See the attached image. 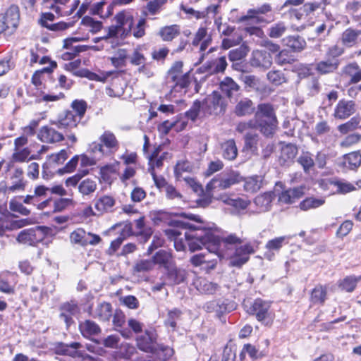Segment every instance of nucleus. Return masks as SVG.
<instances>
[{
	"instance_id": "1",
	"label": "nucleus",
	"mask_w": 361,
	"mask_h": 361,
	"mask_svg": "<svg viewBox=\"0 0 361 361\" xmlns=\"http://www.w3.org/2000/svg\"><path fill=\"white\" fill-rule=\"evenodd\" d=\"M176 215L201 224L195 226L191 224L189 230L185 233V237L191 252L201 250L202 247H204L208 252L219 255L222 246L226 247L227 245L241 244L243 243L242 239L235 234H230L222 238L215 235L211 228L205 226V223L199 215L185 212Z\"/></svg>"
},
{
	"instance_id": "2",
	"label": "nucleus",
	"mask_w": 361,
	"mask_h": 361,
	"mask_svg": "<svg viewBox=\"0 0 361 361\" xmlns=\"http://www.w3.org/2000/svg\"><path fill=\"white\" fill-rule=\"evenodd\" d=\"M277 118L273 106L269 104H260L257 106L254 118L246 122H240L236 131L240 133L259 130L266 137L272 136L277 126Z\"/></svg>"
},
{
	"instance_id": "3",
	"label": "nucleus",
	"mask_w": 361,
	"mask_h": 361,
	"mask_svg": "<svg viewBox=\"0 0 361 361\" xmlns=\"http://www.w3.org/2000/svg\"><path fill=\"white\" fill-rule=\"evenodd\" d=\"M51 233L52 229L49 227L37 226L21 231L16 240L21 244L35 246L38 243L42 242L47 235H51Z\"/></svg>"
},
{
	"instance_id": "4",
	"label": "nucleus",
	"mask_w": 361,
	"mask_h": 361,
	"mask_svg": "<svg viewBox=\"0 0 361 361\" xmlns=\"http://www.w3.org/2000/svg\"><path fill=\"white\" fill-rule=\"evenodd\" d=\"M201 102L202 113L204 116L224 114L226 109L227 104L225 99L217 91L208 94Z\"/></svg>"
},
{
	"instance_id": "5",
	"label": "nucleus",
	"mask_w": 361,
	"mask_h": 361,
	"mask_svg": "<svg viewBox=\"0 0 361 361\" xmlns=\"http://www.w3.org/2000/svg\"><path fill=\"white\" fill-rule=\"evenodd\" d=\"M243 179L239 172L231 170L215 176L206 185L207 192L214 189L226 190L240 183Z\"/></svg>"
},
{
	"instance_id": "6",
	"label": "nucleus",
	"mask_w": 361,
	"mask_h": 361,
	"mask_svg": "<svg viewBox=\"0 0 361 361\" xmlns=\"http://www.w3.org/2000/svg\"><path fill=\"white\" fill-rule=\"evenodd\" d=\"M270 303L257 298L247 309L249 314L255 315L257 319L266 326L271 325L273 314L270 311Z\"/></svg>"
},
{
	"instance_id": "7",
	"label": "nucleus",
	"mask_w": 361,
	"mask_h": 361,
	"mask_svg": "<svg viewBox=\"0 0 361 361\" xmlns=\"http://www.w3.org/2000/svg\"><path fill=\"white\" fill-rule=\"evenodd\" d=\"M157 335L153 330H146L145 333L136 338V343L140 350L154 354L159 343L157 341Z\"/></svg>"
},
{
	"instance_id": "8",
	"label": "nucleus",
	"mask_w": 361,
	"mask_h": 361,
	"mask_svg": "<svg viewBox=\"0 0 361 361\" xmlns=\"http://www.w3.org/2000/svg\"><path fill=\"white\" fill-rule=\"evenodd\" d=\"M326 0H322L320 2H310L304 4L300 8H290L288 10L290 17L291 18H295L297 20H301L306 16H309L310 13H313L314 11L322 8H325V3Z\"/></svg>"
},
{
	"instance_id": "9",
	"label": "nucleus",
	"mask_w": 361,
	"mask_h": 361,
	"mask_svg": "<svg viewBox=\"0 0 361 361\" xmlns=\"http://www.w3.org/2000/svg\"><path fill=\"white\" fill-rule=\"evenodd\" d=\"M252 67L261 71L269 69L272 65L271 55L264 50H254L250 59Z\"/></svg>"
},
{
	"instance_id": "10",
	"label": "nucleus",
	"mask_w": 361,
	"mask_h": 361,
	"mask_svg": "<svg viewBox=\"0 0 361 361\" xmlns=\"http://www.w3.org/2000/svg\"><path fill=\"white\" fill-rule=\"evenodd\" d=\"M255 253V250L250 243L237 247L233 255L230 259V264L233 267H240L250 259V255Z\"/></svg>"
},
{
	"instance_id": "11",
	"label": "nucleus",
	"mask_w": 361,
	"mask_h": 361,
	"mask_svg": "<svg viewBox=\"0 0 361 361\" xmlns=\"http://www.w3.org/2000/svg\"><path fill=\"white\" fill-rule=\"evenodd\" d=\"M356 111V104L353 100L341 99L335 106L333 116L336 119L345 120Z\"/></svg>"
},
{
	"instance_id": "12",
	"label": "nucleus",
	"mask_w": 361,
	"mask_h": 361,
	"mask_svg": "<svg viewBox=\"0 0 361 361\" xmlns=\"http://www.w3.org/2000/svg\"><path fill=\"white\" fill-rule=\"evenodd\" d=\"M59 318L63 320L68 329L74 323L73 316L79 312L78 302L75 300L63 302L59 306Z\"/></svg>"
},
{
	"instance_id": "13",
	"label": "nucleus",
	"mask_w": 361,
	"mask_h": 361,
	"mask_svg": "<svg viewBox=\"0 0 361 361\" xmlns=\"http://www.w3.org/2000/svg\"><path fill=\"white\" fill-rule=\"evenodd\" d=\"M80 121L77 116H74V112L67 110L59 114L56 121H51V123L57 126L59 129L71 130L76 128Z\"/></svg>"
},
{
	"instance_id": "14",
	"label": "nucleus",
	"mask_w": 361,
	"mask_h": 361,
	"mask_svg": "<svg viewBox=\"0 0 361 361\" xmlns=\"http://www.w3.org/2000/svg\"><path fill=\"white\" fill-rule=\"evenodd\" d=\"M281 153L279 157V164L281 166H289L294 162V159L298 153L296 145L292 143L281 142Z\"/></svg>"
},
{
	"instance_id": "15",
	"label": "nucleus",
	"mask_w": 361,
	"mask_h": 361,
	"mask_svg": "<svg viewBox=\"0 0 361 361\" xmlns=\"http://www.w3.org/2000/svg\"><path fill=\"white\" fill-rule=\"evenodd\" d=\"M4 17V20L8 25V34H13L18 27L20 22L19 8L16 5H11L4 13H1Z\"/></svg>"
},
{
	"instance_id": "16",
	"label": "nucleus",
	"mask_w": 361,
	"mask_h": 361,
	"mask_svg": "<svg viewBox=\"0 0 361 361\" xmlns=\"http://www.w3.org/2000/svg\"><path fill=\"white\" fill-rule=\"evenodd\" d=\"M81 347V343L78 342H72L70 344L57 342L54 344V350L57 355H68L75 358L80 354L78 350Z\"/></svg>"
},
{
	"instance_id": "17",
	"label": "nucleus",
	"mask_w": 361,
	"mask_h": 361,
	"mask_svg": "<svg viewBox=\"0 0 361 361\" xmlns=\"http://www.w3.org/2000/svg\"><path fill=\"white\" fill-rule=\"evenodd\" d=\"M37 137L42 142L47 143H55L64 140L62 133L47 126L40 128Z\"/></svg>"
},
{
	"instance_id": "18",
	"label": "nucleus",
	"mask_w": 361,
	"mask_h": 361,
	"mask_svg": "<svg viewBox=\"0 0 361 361\" xmlns=\"http://www.w3.org/2000/svg\"><path fill=\"white\" fill-rule=\"evenodd\" d=\"M89 314L100 321L107 322L112 317V306L106 302L98 304L94 310H92V307L90 306Z\"/></svg>"
},
{
	"instance_id": "19",
	"label": "nucleus",
	"mask_w": 361,
	"mask_h": 361,
	"mask_svg": "<svg viewBox=\"0 0 361 361\" xmlns=\"http://www.w3.org/2000/svg\"><path fill=\"white\" fill-rule=\"evenodd\" d=\"M304 194L305 187L303 186L288 188L281 192L279 200L284 204H290L302 197Z\"/></svg>"
},
{
	"instance_id": "20",
	"label": "nucleus",
	"mask_w": 361,
	"mask_h": 361,
	"mask_svg": "<svg viewBox=\"0 0 361 361\" xmlns=\"http://www.w3.org/2000/svg\"><path fill=\"white\" fill-rule=\"evenodd\" d=\"M340 61L336 58L320 61L315 65V70L320 75L334 73L338 68Z\"/></svg>"
},
{
	"instance_id": "21",
	"label": "nucleus",
	"mask_w": 361,
	"mask_h": 361,
	"mask_svg": "<svg viewBox=\"0 0 361 361\" xmlns=\"http://www.w3.org/2000/svg\"><path fill=\"white\" fill-rule=\"evenodd\" d=\"M254 112H256L254 103L249 98L241 99L234 108V114L238 117L250 116Z\"/></svg>"
},
{
	"instance_id": "22",
	"label": "nucleus",
	"mask_w": 361,
	"mask_h": 361,
	"mask_svg": "<svg viewBox=\"0 0 361 361\" xmlns=\"http://www.w3.org/2000/svg\"><path fill=\"white\" fill-rule=\"evenodd\" d=\"M166 271V278L171 284H180L186 279L185 270L176 267L175 264L169 267Z\"/></svg>"
},
{
	"instance_id": "23",
	"label": "nucleus",
	"mask_w": 361,
	"mask_h": 361,
	"mask_svg": "<svg viewBox=\"0 0 361 361\" xmlns=\"http://www.w3.org/2000/svg\"><path fill=\"white\" fill-rule=\"evenodd\" d=\"M219 85L221 92L230 99L238 95L240 90V87L230 77H226Z\"/></svg>"
},
{
	"instance_id": "24",
	"label": "nucleus",
	"mask_w": 361,
	"mask_h": 361,
	"mask_svg": "<svg viewBox=\"0 0 361 361\" xmlns=\"http://www.w3.org/2000/svg\"><path fill=\"white\" fill-rule=\"evenodd\" d=\"M153 262L162 267L166 270L169 267L174 264L173 255L171 252L160 250L157 252L152 257Z\"/></svg>"
},
{
	"instance_id": "25",
	"label": "nucleus",
	"mask_w": 361,
	"mask_h": 361,
	"mask_svg": "<svg viewBox=\"0 0 361 361\" xmlns=\"http://www.w3.org/2000/svg\"><path fill=\"white\" fill-rule=\"evenodd\" d=\"M259 136L255 131H247L243 136L244 147L243 149L250 151L255 154L258 150V142Z\"/></svg>"
},
{
	"instance_id": "26",
	"label": "nucleus",
	"mask_w": 361,
	"mask_h": 361,
	"mask_svg": "<svg viewBox=\"0 0 361 361\" xmlns=\"http://www.w3.org/2000/svg\"><path fill=\"white\" fill-rule=\"evenodd\" d=\"M283 42L295 52H300L306 47L305 39L298 35L288 36L283 39Z\"/></svg>"
},
{
	"instance_id": "27",
	"label": "nucleus",
	"mask_w": 361,
	"mask_h": 361,
	"mask_svg": "<svg viewBox=\"0 0 361 361\" xmlns=\"http://www.w3.org/2000/svg\"><path fill=\"white\" fill-rule=\"evenodd\" d=\"M343 72L350 77V84H357L361 80V68L356 62L347 64L343 68Z\"/></svg>"
},
{
	"instance_id": "28",
	"label": "nucleus",
	"mask_w": 361,
	"mask_h": 361,
	"mask_svg": "<svg viewBox=\"0 0 361 361\" xmlns=\"http://www.w3.org/2000/svg\"><path fill=\"white\" fill-rule=\"evenodd\" d=\"M360 37L361 30L348 28L343 32L341 41L345 47H352L357 43Z\"/></svg>"
},
{
	"instance_id": "29",
	"label": "nucleus",
	"mask_w": 361,
	"mask_h": 361,
	"mask_svg": "<svg viewBox=\"0 0 361 361\" xmlns=\"http://www.w3.org/2000/svg\"><path fill=\"white\" fill-rule=\"evenodd\" d=\"M16 276L11 274L6 273L0 276V291L11 294L14 293L16 285Z\"/></svg>"
},
{
	"instance_id": "30",
	"label": "nucleus",
	"mask_w": 361,
	"mask_h": 361,
	"mask_svg": "<svg viewBox=\"0 0 361 361\" xmlns=\"http://www.w3.org/2000/svg\"><path fill=\"white\" fill-rule=\"evenodd\" d=\"M273 199L272 192H264L257 195L255 198L254 202L261 212H265L270 209Z\"/></svg>"
},
{
	"instance_id": "31",
	"label": "nucleus",
	"mask_w": 361,
	"mask_h": 361,
	"mask_svg": "<svg viewBox=\"0 0 361 361\" xmlns=\"http://www.w3.org/2000/svg\"><path fill=\"white\" fill-rule=\"evenodd\" d=\"M343 165L350 170L357 169L361 165V154L359 151L352 152L343 156Z\"/></svg>"
},
{
	"instance_id": "32",
	"label": "nucleus",
	"mask_w": 361,
	"mask_h": 361,
	"mask_svg": "<svg viewBox=\"0 0 361 361\" xmlns=\"http://www.w3.org/2000/svg\"><path fill=\"white\" fill-rule=\"evenodd\" d=\"M222 156L229 161L234 160L238 155V149L233 139H230L221 144Z\"/></svg>"
},
{
	"instance_id": "33",
	"label": "nucleus",
	"mask_w": 361,
	"mask_h": 361,
	"mask_svg": "<svg viewBox=\"0 0 361 361\" xmlns=\"http://www.w3.org/2000/svg\"><path fill=\"white\" fill-rule=\"evenodd\" d=\"M116 201L114 197L104 195L99 198L94 204L95 209L101 214L112 211Z\"/></svg>"
},
{
	"instance_id": "34",
	"label": "nucleus",
	"mask_w": 361,
	"mask_h": 361,
	"mask_svg": "<svg viewBox=\"0 0 361 361\" xmlns=\"http://www.w3.org/2000/svg\"><path fill=\"white\" fill-rule=\"evenodd\" d=\"M79 328L82 334L86 337L97 335L101 332L99 325L96 322L88 319L82 322Z\"/></svg>"
},
{
	"instance_id": "35",
	"label": "nucleus",
	"mask_w": 361,
	"mask_h": 361,
	"mask_svg": "<svg viewBox=\"0 0 361 361\" xmlns=\"http://www.w3.org/2000/svg\"><path fill=\"white\" fill-rule=\"evenodd\" d=\"M325 203L324 197L317 198L314 197H306L300 202L299 207L301 210L307 211L312 209H317Z\"/></svg>"
},
{
	"instance_id": "36",
	"label": "nucleus",
	"mask_w": 361,
	"mask_h": 361,
	"mask_svg": "<svg viewBox=\"0 0 361 361\" xmlns=\"http://www.w3.org/2000/svg\"><path fill=\"white\" fill-rule=\"evenodd\" d=\"M267 78L269 82L274 85H280L287 82L288 78L283 71L271 70L267 74Z\"/></svg>"
},
{
	"instance_id": "37",
	"label": "nucleus",
	"mask_w": 361,
	"mask_h": 361,
	"mask_svg": "<svg viewBox=\"0 0 361 361\" xmlns=\"http://www.w3.org/2000/svg\"><path fill=\"white\" fill-rule=\"evenodd\" d=\"M359 281V279L354 275L347 276L343 279L340 280L338 283V288L348 293L353 292Z\"/></svg>"
},
{
	"instance_id": "38",
	"label": "nucleus",
	"mask_w": 361,
	"mask_h": 361,
	"mask_svg": "<svg viewBox=\"0 0 361 361\" xmlns=\"http://www.w3.org/2000/svg\"><path fill=\"white\" fill-rule=\"evenodd\" d=\"M87 233L81 228L73 231L70 235V240L72 244L80 245L82 247L87 246Z\"/></svg>"
},
{
	"instance_id": "39",
	"label": "nucleus",
	"mask_w": 361,
	"mask_h": 361,
	"mask_svg": "<svg viewBox=\"0 0 361 361\" xmlns=\"http://www.w3.org/2000/svg\"><path fill=\"white\" fill-rule=\"evenodd\" d=\"M361 118L358 116H353L348 122L338 126V129L342 134H346L360 127Z\"/></svg>"
},
{
	"instance_id": "40",
	"label": "nucleus",
	"mask_w": 361,
	"mask_h": 361,
	"mask_svg": "<svg viewBox=\"0 0 361 361\" xmlns=\"http://www.w3.org/2000/svg\"><path fill=\"white\" fill-rule=\"evenodd\" d=\"M326 288L323 286H317L311 293L310 300L314 304H323L326 298Z\"/></svg>"
},
{
	"instance_id": "41",
	"label": "nucleus",
	"mask_w": 361,
	"mask_h": 361,
	"mask_svg": "<svg viewBox=\"0 0 361 361\" xmlns=\"http://www.w3.org/2000/svg\"><path fill=\"white\" fill-rule=\"evenodd\" d=\"M180 34L178 25H172L161 28L159 35L164 41H171Z\"/></svg>"
},
{
	"instance_id": "42",
	"label": "nucleus",
	"mask_w": 361,
	"mask_h": 361,
	"mask_svg": "<svg viewBox=\"0 0 361 361\" xmlns=\"http://www.w3.org/2000/svg\"><path fill=\"white\" fill-rule=\"evenodd\" d=\"M240 80L244 83L245 88L248 91L259 89V79L254 75L241 74Z\"/></svg>"
},
{
	"instance_id": "43",
	"label": "nucleus",
	"mask_w": 361,
	"mask_h": 361,
	"mask_svg": "<svg viewBox=\"0 0 361 361\" xmlns=\"http://www.w3.org/2000/svg\"><path fill=\"white\" fill-rule=\"evenodd\" d=\"M168 0H151L149 1L145 9L147 11H143L142 15L147 16L148 13L151 15H156L159 13L161 9V7L167 2Z\"/></svg>"
},
{
	"instance_id": "44",
	"label": "nucleus",
	"mask_w": 361,
	"mask_h": 361,
	"mask_svg": "<svg viewBox=\"0 0 361 361\" xmlns=\"http://www.w3.org/2000/svg\"><path fill=\"white\" fill-rule=\"evenodd\" d=\"M211 66V73L218 74L225 71L227 67V61L225 56H221L209 61Z\"/></svg>"
},
{
	"instance_id": "45",
	"label": "nucleus",
	"mask_w": 361,
	"mask_h": 361,
	"mask_svg": "<svg viewBox=\"0 0 361 361\" xmlns=\"http://www.w3.org/2000/svg\"><path fill=\"white\" fill-rule=\"evenodd\" d=\"M182 312L178 308H173L169 310L167 317L164 321V324L166 326H170L173 330H175L177 326V321L180 318Z\"/></svg>"
},
{
	"instance_id": "46",
	"label": "nucleus",
	"mask_w": 361,
	"mask_h": 361,
	"mask_svg": "<svg viewBox=\"0 0 361 361\" xmlns=\"http://www.w3.org/2000/svg\"><path fill=\"white\" fill-rule=\"evenodd\" d=\"M248 52V47L245 45H241L239 47L232 49L229 51V60L233 62L239 61L244 59L247 56Z\"/></svg>"
},
{
	"instance_id": "47",
	"label": "nucleus",
	"mask_w": 361,
	"mask_h": 361,
	"mask_svg": "<svg viewBox=\"0 0 361 361\" xmlns=\"http://www.w3.org/2000/svg\"><path fill=\"white\" fill-rule=\"evenodd\" d=\"M97 189V183L94 180L86 178L81 181L78 185V190L83 195H88L94 192Z\"/></svg>"
},
{
	"instance_id": "48",
	"label": "nucleus",
	"mask_w": 361,
	"mask_h": 361,
	"mask_svg": "<svg viewBox=\"0 0 361 361\" xmlns=\"http://www.w3.org/2000/svg\"><path fill=\"white\" fill-rule=\"evenodd\" d=\"M271 11V6L269 4H264L260 7L254 9H250L247 11V15L243 16L240 21H245L248 18H257L259 14H266Z\"/></svg>"
},
{
	"instance_id": "49",
	"label": "nucleus",
	"mask_w": 361,
	"mask_h": 361,
	"mask_svg": "<svg viewBox=\"0 0 361 361\" xmlns=\"http://www.w3.org/2000/svg\"><path fill=\"white\" fill-rule=\"evenodd\" d=\"M216 302L218 303V314L230 312L236 307L235 302L228 299H219L216 300Z\"/></svg>"
},
{
	"instance_id": "50",
	"label": "nucleus",
	"mask_w": 361,
	"mask_h": 361,
	"mask_svg": "<svg viewBox=\"0 0 361 361\" xmlns=\"http://www.w3.org/2000/svg\"><path fill=\"white\" fill-rule=\"evenodd\" d=\"M298 161L302 166L305 173L309 172L314 165V161L309 152H302L298 157Z\"/></svg>"
},
{
	"instance_id": "51",
	"label": "nucleus",
	"mask_w": 361,
	"mask_h": 361,
	"mask_svg": "<svg viewBox=\"0 0 361 361\" xmlns=\"http://www.w3.org/2000/svg\"><path fill=\"white\" fill-rule=\"evenodd\" d=\"M287 243L288 240H286V238L285 236H281L269 240L265 247L269 252H278L284 244Z\"/></svg>"
},
{
	"instance_id": "52",
	"label": "nucleus",
	"mask_w": 361,
	"mask_h": 361,
	"mask_svg": "<svg viewBox=\"0 0 361 361\" xmlns=\"http://www.w3.org/2000/svg\"><path fill=\"white\" fill-rule=\"evenodd\" d=\"M88 47L86 45H78L73 47V49H68L69 51L63 53L61 58L64 61H71L76 57L80 53L86 51L88 49Z\"/></svg>"
},
{
	"instance_id": "53",
	"label": "nucleus",
	"mask_w": 361,
	"mask_h": 361,
	"mask_svg": "<svg viewBox=\"0 0 361 361\" xmlns=\"http://www.w3.org/2000/svg\"><path fill=\"white\" fill-rule=\"evenodd\" d=\"M262 181L259 176L250 177L246 179L244 188L250 192H255L261 188Z\"/></svg>"
},
{
	"instance_id": "54",
	"label": "nucleus",
	"mask_w": 361,
	"mask_h": 361,
	"mask_svg": "<svg viewBox=\"0 0 361 361\" xmlns=\"http://www.w3.org/2000/svg\"><path fill=\"white\" fill-rule=\"evenodd\" d=\"M71 107L74 112V116L78 117V120L81 121L87 110V103L83 100H74L72 102Z\"/></svg>"
},
{
	"instance_id": "55",
	"label": "nucleus",
	"mask_w": 361,
	"mask_h": 361,
	"mask_svg": "<svg viewBox=\"0 0 361 361\" xmlns=\"http://www.w3.org/2000/svg\"><path fill=\"white\" fill-rule=\"evenodd\" d=\"M217 283H213L205 279L201 280L199 283V289L205 294H214L219 289Z\"/></svg>"
},
{
	"instance_id": "56",
	"label": "nucleus",
	"mask_w": 361,
	"mask_h": 361,
	"mask_svg": "<svg viewBox=\"0 0 361 361\" xmlns=\"http://www.w3.org/2000/svg\"><path fill=\"white\" fill-rule=\"evenodd\" d=\"M154 263L152 259H141L135 263L133 269L135 272H147L153 269Z\"/></svg>"
},
{
	"instance_id": "57",
	"label": "nucleus",
	"mask_w": 361,
	"mask_h": 361,
	"mask_svg": "<svg viewBox=\"0 0 361 361\" xmlns=\"http://www.w3.org/2000/svg\"><path fill=\"white\" fill-rule=\"evenodd\" d=\"M293 71L296 73L299 79L307 78L312 75L310 65L299 63L294 66Z\"/></svg>"
},
{
	"instance_id": "58",
	"label": "nucleus",
	"mask_w": 361,
	"mask_h": 361,
	"mask_svg": "<svg viewBox=\"0 0 361 361\" xmlns=\"http://www.w3.org/2000/svg\"><path fill=\"white\" fill-rule=\"evenodd\" d=\"M81 24L90 27V32L93 33H96L99 32L102 28V23L101 21L95 20L90 16H85L82 20Z\"/></svg>"
},
{
	"instance_id": "59",
	"label": "nucleus",
	"mask_w": 361,
	"mask_h": 361,
	"mask_svg": "<svg viewBox=\"0 0 361 361\" xmlns=\"http://www.w3.org/2000/svg\"><path fill=\"white\" fill-rule=\"evenodd\" d=\"M100 141L108 148L118 147V141L115 135L110 131H105L100 137Z\"/></svg>"
},
{
	"instance_id": "60",
	"label": "nucleus",
	"mask_w": 361,
	"mask_h": 361,
	"mask_svg": "<svg viewBox=\"0 0 361 361\" xmlns=\"http://www.w3.org/2000/svg\"><path fill=\"white\" fill-rule=\"evenodd\" d=\"M174 353L173 349L164 344L159 343L157 352L154 354L161 357L162 360L165 361L171 358Z\"/></svg>"
},
{
	"instance_id": "61",
	"label": "nucleus",
	"mask_w": 361,
	"mask_h": 361,
	"mask_svg": "<svg viewBox=\"0 0 361 361\" xmlns=\"http://www.w3.org/2000/svg\"><path fill=\"white\" fill-rule=\"evenodd\" d=\"M201 112L202 102L201 101L195 100L190 109L185 112V116L188 118L195 121Z\"/></svg>"
},
{
	"instance_id": "62",
	"label": "nucleus",
	"mask_w": 361,
	"mask_h": 361,
	"mask_svg": "<svg viewBox=\"0 0 361 361\" xmlns=\"http://www.w3.org/2000/svg\"><path fill=\"white\" fill-rule=\"evenodd\" d=\"M114 19L116 22V25L119 26L121 29H123V26L129 21L128 30H127L126 35L131 30L133 26V19L132 18H128L126 16L124 11L118 13Z\"/></svg>"
},
{
	"instance_id": "63",
	"label": "nucleus",
	"mask_w": 361,
	"mask_h": 361,
	"mask_svg": "<svg viewBox=\"0 0 361 361\" xmlns=\"http://www.w3.org/2000/svg\"><path fill=\"white\" fill-rule=\"evenodd\" d=\"M286 30L287 27L284 23L280 22L274 24L269 29V35L271 38H279L286 32Z\"/></svg>"
},
{
	"instance_id": "64",
	"label": "nucleus",
	"mask_w": 361,
	"mask_h": 361,
	"mask_svg": "<svg viewBox=\"0 0 361 361\" xmlns=\"http://www.w3.org/2000/svg\"><path fill=\"white\" fill-rule=\"evenodd\" d=\"M73 202L72 199L70 198H58L54 201V209L52 212L57 213L61 212L66 209Z\"/></svg>"
}]
</instances>
